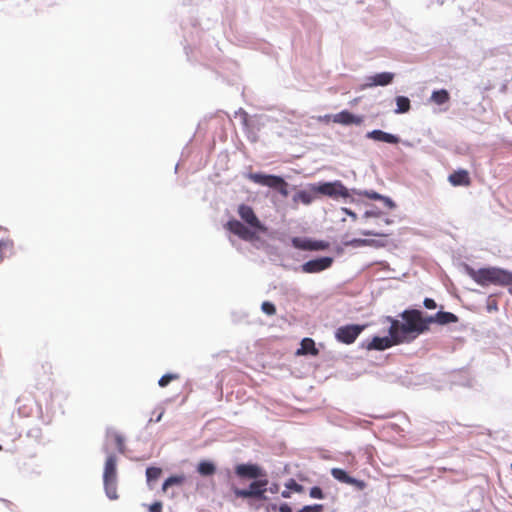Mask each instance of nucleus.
Instances as JSON below:
<instances>
[{"label":"nucleus","mask_w":512,"mask_h":512,"mask_svg":"<svg viewBox=\"0 0 512 512\" xmlns=\"http://www.w3.org/2000/svg\"><path fill=\"white\" fill-rule=\"evenodd\" d=\"M400 317L402 322L392 317L387 319L390 322L389 332L395 333L399 339H403V343L411 342L429 329L427 317L424 318L420 310H404Z\"/></svg>","instance_id":"f257e3e1"},{"label":"nucleus","mask_w":512,"mask_h":512,"mask_svg":"<svg viewBox=\"0 0 512 512\" xmlns=\"http://www.w3.org/2000/svg\"><path fill=\"white\" fill-rule=\"evenodd\" d=\"M238 215L244 223L232 219L225 224V228L244 241H254L258 238L257 232H266L267 228L261 223L252 207L246 204L238 206Z\"/></svg>","instance_id":"f03ea898"},{"label":"nucleus","mask_w":512,"mask_h":512,"mask_svg":"<svg viewBox=\"0 0 512 512\" xmlns=\"http://www.w3.org/2000/svg\"><path fill=\"white\" fill-rule=\"evenodd\" d=\"M470 277L479 285L487 286L489 284L510 286L512 285V273L500 268H482L479 270L471 269Z\"/></svg>","instance_id":"7ed1b4c3"},{"label":"nucleus","mask_w":512,"mask_h":512,"mask_svg":"<svg viewBox=\"0 0 512 512\" xmlns=\"http://www.w3.org/2000/svg\"><path fill=\"white\" fill-rule=\"evenodd\" d=\"M117 459L115 455H109L105 461L103 482L108 498L116 500L117 494Z\"/></svg>","instance_id":"20e7f679"},{"label":"nucleus","mask_w":512,"mask_h":512,"mask_svg":"<svg viewBox=\"0 0 512 512\" xmlns=\"http://www.w3.org/2000/svg\"><path fill=\"white\" fill-rule=\"evenodd\" d=\"M248 179L255 184L278 191L283 197H287L289 194L288 183L280 176L264 173H250Z\"/></svg>","instance_id":"39448f33"},{"label":"nucleus","mask_w":512,"mask_h":512,"mask_svg":"<svg viewBox=\"0 0 512 512\" xmlns=\"http://www.w3.org/2000/svg\"><path fill=\"white\" fill-rule=\"evenodd\" d=\"M311 191L317 194L325 195L333 199L350 197L349 190L341 181L324 182L318 185L312 184Z\"/></svg>","instance_id":"423d86ee"},{"label":"nucleus","mask_w":512,"mask_h":512,"mask_svg":"<svg viewBox=\"0 0 512 512\" xmlns=\"http://www.w3.org/2000/svg\"><path fill=\"white\" fill-rule=\"evenodd\" d=\"M366 328V325L349 324L339 327L335 332L338 342L350 345L355 342L358 336Z\"/></svg>","instance_id":"0eeeda50"},{"label":"nucleus","mask_w":512,"mask_h":512,"mask_svg":"<svg viewBox=\"0 0 512 512\" xmlns=\"http://www.w3.org/2000/svg\"><path fill=\"white\" fill-rule=\"evenodd\" d=\"M403 343V339H399L395 333L389 332V336L378 337L375 336L372 340L366 345V349L383 351L394 345H399Z\"/></svg>","instance_id":"6e6552de"},{"label":"nucleus","mask_w":512,"mask_h":512,"mask_svg":"<svg viewBox=\"0 0 512 512\" xmlns=\"http://www.w3.org/2000/svg\"><path fill=\"white\" fill-rule=\"evenodd\" d=\"M333 263L331 257H321L307 261L302 265V271L305 273H318L329 268Z\"/></svg>","instance_id":"1a4fd4ad"},{"label":"nucleus","mask_w":512,"mask_h":512,"mask_svg":"<svg viewBox=\"0 0 512 512\" xmlns=\"http://www.w3.org/2000/svg\"><path fill=\"white\" fill-rule=\"evenodd\" d=\"M334 123L342 124V125H360L363 122L361 116H356L347 110H343L332 117Z\"/></svg>","instance_id":"9d476101"},{"label":"nucleus","mask_w":512,"mask_h":512,"mask_svg":"<svg viewBox=\"0 0 512 512\" xmlns=\"http://www.w3.org/2000/svg\"><path fill=\"white\" fill-rule=\"evenodd\" d=\"M235 472L242 478H258L262 476L261 469L254 464H239L235 468Z\"/></svg>","instance_id":"9b49d317"},{"label":"nucleus","mask_w":512,"mask_h":512,"mask_svg":"<svg viewBox=\"0 0 512 512\" xmlns=\"http://www.w3.org/2000/svg\"><path fill=\"white\" fill-rule=\"evenodd\" d=\"M458 320V317L451 312L439 311L435 315L427 317V325L429 326L431 323L446 325L449 323H456Z\"/></svg>","instance_id":"f8f14e48"},{"label":"nucleus","mask_w":512,"mask_h":512,"mask_svg":"<svg viewBox=\"0 0 512 512\" xmlns=\"http://www.w3.org/2000/svg\"><path fill=\"white\" fill-rule=\"evenodd\" d=\"M448 181L452 186H470L471 178L469 172L464 169H459L451 173L448 177Z\"/></svg>","instance_id":"ddd939ff"},{"label":"nucleus","mask_w":512,"mask_h":512,"mask_svg":"<svg viewBox=\"0 0 512 512\" xmlns=\"http://www.w3.org/2000/svg\"><path fill=\"white\" fill-rule=\"evenodd\" d=\"M394 79V74L390 72H382L375 74L368 78L366 87L373 86H386L389 85Z\"/></svg>","instance_id":"4468645a"},{"label":"nucleus","mask_w":512,"mask_h":512,"mask_svg":"<svg viewBox=\"0 0 512 512\" xmlns=\"http://www.w3.org/2000/svg\"><path fill=\"white\" fill-rule=\"evenodd\" d=\"M367 138L373 139L375 141L386 142L390 144L399 143L400 139L396 135L384 132L382 130H373L367 133Z\"/></svg>","instance_id":"2eb2a0df"},{"label":"nucleus","mask_w":512,"mask_h":512,"mask_svg":"<svg viewBox=\"0 0 512 512\" xmlns=\"http://www.w3.org/2000/svg\"><path fill=\"white\" fill-rule=\"evenodd\" d=\"M297 355H313L317 356L319 354V350L315 346V342L311 338H304L301 341V347L296 352Z\"/></svg>","instance_id":"dca6fc26"},{"label":"nucleus","mask_w":512,"mask_h":512,"mask_svg":"<svg viewBox=\"0 0 512 512\" xmlns=\"http://www.w3.org/2000/svg\"><path fill=\"white\" fill-rule=\"evenodd\" d=\"M268 484L267 480H258L254 481L249 485V492L251 493V498H264V493L266 491V485Z\"/></svg>","instance_id":"f3484780"},{"label":"nucleus","mask_w":512,"mask_h":512,"mask_svg":"<svg viewBox=\"0 0 512 512\" xmlns=\"http://www.w3.org/2000/svg\"><path fill=\"white\" fill-rule=\"evenodd\" d=\"M357 194L360 196H364L371 200L383 201L384 204L390 209L395 207V203L392 201V199H390L389 197L383 196L375 191H372V190L371 191H362V192H358Z\"/></svg>","instance_id":"a211bd4d"},{"label":"nucleus","mask_w":512,"mask_h":512,"mask_svg":"<svg viewBox=\"0 0 512 512\" xmlns=\"http://www.w3.org/2000/svg\"><path fill=\"white\" fill-rule=\"evenodd\" d=\"M316 194L317 193H314V192L311 191V188L309 189V191H307V190H300L299 192H297L293 196V201H294V203L301 202L304 205H309L316 198Z\"/></svg>","instance_id":"6ab92c4d"},{"label":"nucleus","mask_w":512,"mask_h":512,"mask_svg":"<svg viewBox=\"0 0 512 512\" xmlns=\"http://www.w3.org/2000/svg\"><path fill=\"white\" fill-rule=\"evenodd\" d=\"M297 242V240H294V244L304 250H325L328 247V243L324 241H304L302 244Z\"/></svg>","instance_id":"aec40b11"},{"label":"nucleus","mask_w":512,"mask_h":512,"mask_svg":"<svg viewBox=\"0 0 512 512\" xmlns=\"http://www.w3.org/2000/svg\"><path fill=\"white\" fill-rule=\"evenodd\" d=\"M431 100L437 105H442L450 100V95L445 89L436 90L432 92Z\"/></svg>","instance_id":"412c9836"},{"label":"nucleus","mask_w":512,"mask_h":512,"mask_svg":"<svg viewBox=\"0 0 512 512\" xmlns=\"http://www.w3.org/2000/svg\"><path fill=\"white\" fill-rule=\"evenodd\" d=\"M14 243L10 239L0 240V263L3 259L13 253Z\"/></svg>","instance_id":"4be33fe9"},{"label":"nucleus","mask_w":512,"mask_h":512,"mask_svg":"<svg viewBox=\"0 0 512 512\" xmlns=\"http://www.w3.org/2000/svg\"><path fill=\"white\" fill-rule=\"evenodd\" d=\"M197 471L202 476H211L215 473L216 467L212 462L201 461L198 464Z\"/></svg>","instance_id":"5701e85b"},{"label":"nucleus","mask_w":512,"mask_h":512,"mask_svg":"<svg viewBox=\"0 0 512 512\" xmlns=\"http://www.w3.org/2000/svg\"><path fill=\"white\" fill-rule=\"evenodd\" d=\"M396 105H397V108H396L395 112L398 114L408 112L411 107L409 98H407L405 96H397L396 97Z\"/></svg>","instance_id":"b1692460"},{"label":"nucleus","mask_w":512,"mask_h":512,"mask_svg":"<svg viewBox=\"0 0 512 512\" xmlns=\"http://www.w3.org/2000/svg\"><path fill=\"white\" fill-rule=\"evenodd\" d=\"M185 476L184 475H174L169 477L165 480V482L162 485V490L164 492L167 491V489L172 485H182L185 482Z\"/></svg>","instance_id":"393cba45"},{"label":"nucleus","mask_w":512,"mask_h":512,"mask_svg":"<svg viewBox=\"0 0 512 512\" xmlns=\"http://www.w3.org/2000/svg\"><path fill=\"white\" fill-rule=\"evenodd\" d=\"M331 475L338 480L339 482L349 484L351 482V476L347 474L346 471L340 468H332Z\"/></svg>","instance_id":"a878e982"},{"label":"nucleus","mask_w":512,"mask_h":512,"mask_svg":"<svg viewBox=\"0 0 512 512\" xmlns=\"http://www.w3.org/2000/svg\"><path fill=\"white\" fill-rule=\"evenodd\" d=\"M109 436L113 439L114 445L117 448V450L120 453H124V451H125V444H124L123 436L120 435L117 432H112Z\"/></svg>","instance_id":"bb28decb"},{"label":"nucleus","mask_w":512,"mask_h":512,"mask_svg":"<svg viewBox=\"0 0 512 512\" xmlns=\"http://www.w3.org/2000/svg\"><path fill=\"white\" fill-rule=\"evenodd\" d=\"M162 473L161 468L158 467H148L146 470V477L148 481L157 480Z\"/></svg>","instance_id":"cd10ccee"},{"label":"nucleus","mask_w":512,"mask_h":512,"mask_svg":"<svg viewBox=\"0 0 512 512\" xmlns=\"http://www.w3.org/2000/svg\"><path fill=\"white\" fill-rule=\"evenodd\" d=\"M262 311L267 315H274L276 314V307L273 303L265 301L261 305Z\"/></svg>","instance_id":"c85d7f7f"},{"label":"nucleus","mask_w":512,"mask_h":512,"mask_svg":"<svg viewBox=\"0 0 512 512\" xmlns=\"http://www.w3.org/2000/svg\"><path fill=\"white\" fill-rule=\"evenodd\" d=\"M178 379L177 374H165L159 379V386L165 387L167 386L172 380Z\"/></svg>","instance_id":"c756f323"},{"label":"nucleus","mask_w":512,"mask_h":512,"mask_svg":"<svg viewBox=\"0 0 512 512\" xmlns=\"http://www.w3.org/2000/svg\"><path fill=\"white\" fill-rule=\"evenodd\" d=\"M288 490H293L295 492L301 493L303 491V486L298 484L294 479H290L285 484Z\"/></svg>","instance_id":"7c9ffc66"},{"label":"nucleus","mask_w":512,"mask_h":512,"mask_svg":"<svg viewBox=\"0 0 512 512\" xmlns=\"http://www.w3.org/2000/svg\"><path fill=\"white\" fill-rule=\"evenodd\" d=\"M322 510H323V505H321V504H314V505L304 506L298 512H322Z\"/></svg>","instance_id":"2f4dec72"},{"label":"nucleus","mask_w":512,"mask_h":512,"mask_svg":"<svg viewBox=\"0 0 512 512\" xmlns=\"http://www.w3.org/2000/svg\"><path fill=\"white\" fill-rule=\"evenodd\" d=\"M309 495H310L311 498H314V499H323L324 498L323 491L318 486L312 487L310 489Z\"/></svg>","instance_id":"473e14b6"},{"label":"nucleus","mask_w":512,"mask_h":512,"mask_svg":"<svg viewBox=\"0 0 512 512\" xmlns=\"http://www.w3.org/2000/svg\"><path fill=\"white\" fill-rule=\"evenodd\" d=\"M349 485L355 486L358 490H363L366 487V483L363 480H358L353 477H351V482H349Z\"/></svg>","instance_id":"72a5a7b5"},{"label":"nucleus","mask_w":512,"mask_h":512,"mask_svg":"<svg viewBox=\"0 0 512 512\" xmlns=\"http://www.w3.org/2000/svg\"><path fill=\"white\" fill-rule=\"evenodd\" d=\"M234 493L237 497L240 498H251V493L249 492V489H235Z\"/></svg>","instance_id":"f704fd0d"},{"label":"nucleus","mask_w":512,"mask_h":512,"mask_svg":"<svg viewBox=\"0 0 512 512\" xmlns=\"http://www.w3.org/2000/svg\"><path fill=\"white\" fill-rule=\"evenodd\" d=\"M425 308L433 310L437 307L436 302L432 298H425L423 301Z\"/></svg>","instance_id":"c9c22d12"},{"label":"nucleus","mask_w":512,"mask_h":512,"mask_svg":"<svg viewBox=\"0 0 512 512\" xmlns=\"http://www.w3.org/2000/svg\"><path fill=\"white\" fill-rule=\"evenodd\" d=\"M150 512H162V503L161 502H154L149 506Z\"/></svg>","instance_id":"e433bc0d"},{"label":"nucleus","mask_w":512,"mask_h":512,"mask_svg":"<svg viewBox=\"0 0 512 512\" xmlns=\"http://www.w3.org/2000/svg\"><path fill=\"white\" fill-rule=\"evenodd\" d=\"M351 244L354 245V246L368 245L369 244V240H366V239H354V240L351 241Z\"/></svg>","instance_id":"4c0bfd02"},{"label":"nucleus","mask_w":512,"mask_h":512,"mask_svg":"<svg viewBox=\"0 0 512 512\" xmlns=\"http://www.w3.org/2000/svg\"><path fill=\"white\" fill-rule=\"evenodd\" d=\"M362 235H364V236H387L386 234L376 233L371 230L362 231Z\"/></svg>","instance_id":"58836bf2"},{"label":"nucleus","mask_w":512,"mask_h":512,"mask_svg":"<svg viewBox=\"0 0 512 512\" xmlns=\"http://www.w3.org/2000/svg\"><path fill=\"white\" fill-rule=\"evenodd\" d=\"M280 512H292V508L287 503H283L279 507Z\"/></svg>","instance_id":"ea45409f"},{"label":"nucleus","mask_w":512,"mask_h":512,"mask_svg":"<svg viewBox=\"0 0 512 512\" xmlns=\"http://www.w3.org/2000/svg\"><path fill=\"white\" fill-rule=\"evenodd\" d=\"M318 120L321 122L328 123L331 120V116L330 115L319 116Z\"/></svg>","instance_id":"a19ab883"},{"label":"nucleus","mask_w":512,"mask_h":512,"mask_svg":"<svg viewBox=\"0 0 512 512\" xmlns=\"http://www.w3.org/2000/svg\"><path fill=\"white\" fill-rule=\"evenodd\" d=\"M278 490H279V485L278 484H273L270 487V492H272V493H276V492H278Z\"/></svg>","instance_id":"79ce46f5"},{"label":"nucleus","mask_w":512,"mask_h":512,"mask_svg":"<svg viewBox=\"0 0 512 512\" xmlns=\"http://www.w3.org/2000/svg\"><path fill=\"white\" fill-rule=\"evenodd\" d=\"M281 495L283 498H290V496H291V494L288 490L282 491Z\"/></svg>","instance_id":"37998d69"},{"label":"nucleus","mask_w":512,"mask_h":512,"mask_svg":"<svg viewBox=\"0 0 512 512\" xmlns=\"http://www.w3.org/2000/svg\"><path fill=\"white\" fill-rule=\"evenodd\" d=\"M345 211H346V213H347L348 215H350L353 219H356V214H355L354 212L349 211V210H347V209H345Z\"/></svg>","instance_id":"c03bdc74"},{"label":"nucleus","mask_w":512,"mask_h":512,"mask_svg":"<svg viewBox=\"0 0 512 512\" xmlns=\"http://www.w3.org/2000/svg\"><path fill=\"white\" fill-rule=\"evenodd\" d=\"M374 215H376V214H375V213H373V212H369V211H367V212L365 213V217H370V216H374Z\"/></svg>","instance_id":"a18cd8bd"},{"label":"nucleus","mask_w":512,"mask_h":512,"mask_svg":"<svg viewBox=\"0 0 512 512\" xmlns=\"http://www.w3.org/2000/svg\"><path fill=\"white\" fill-rule=\"evenodd\" d=\"M162 415H163V412H161L160 415L157 417L156 422H159L161 420Z\"/></svg>","instance_id":"49530a36"},{"label":"nucleus","mask_w":512,"mask_h":512,"mask_svg":"<svg viewBox=\"0 0 512 512\" xmlns=\"http://www.w3.org/2000/svg\"><path fill=\"white\" fill-rule=\"evenodd\" d=\"M509 294L512 296V288H509Z\"/></svg>","instance_id":"de8ad7c7"},{"label":"nucleus","mask_w":512,"mask_h":512,"mask_svg":"<svg viewBox=\"0 0 512 512\" xmlns=\"http://www.w3.org/2000/svg\"><path fill=\"white\" fill-rule=\"evenodd\" d=\"M2 449H3V448H2V445H0V451H1Z\"/></svg>","instance_id":"09e8293b"},{"label":"nucleus","mask_w":512,"mask_h":512,"mask_svg":"<svg viewBox=\"0 0 512 512\" xmlns=\"http://www.w3.org/2000/svg\"><path fill=\"white\" fill-rule=\"evenodd\" d=\"M511 469H512V463H511Z\"/></svg>","instance_id":"8fccbe9b"}]
</instances>
